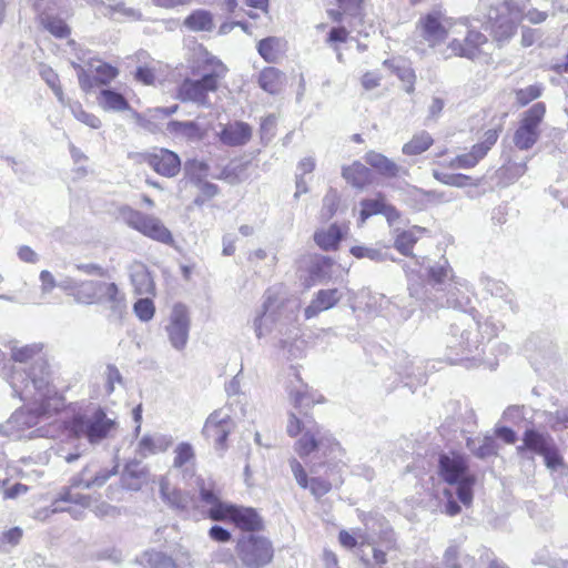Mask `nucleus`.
<instances>
[{
  "label": "nucleus",
  "mask_w": 568,
  "mask_h": 568,
  "mask_svg": "<svg viewBox=\"0 0 568 568\" xmlns=\"http://www.w3.org/2000/svg\"><path fill=\"white\" fill-rule=\"evenodd\" d=\"M30 382L24 386L18 385L16 375L10 382L13 392L27 403V407L17 409L9 418L12 430L21 432L36 426L41 417L50 415L60 407V397L52 385V376L43 361L29 373Z\"/></svg>",
  "instance_id": "obj_1"
},
{
  "label": "nucleus",
  "mask_w": 568,
  "mask_h": 568,
  "mask_svg": "<svg viewBox=\"0 0 568 568\" xmlns=\"http://www.w3.org/2000/svg\"><path fill=\"white\" fill-rule=\"evenodd\" d=\"M428 278L424 286L422 305L425 310L435 311L442 307H452L467 314L470 306V297L466 282L455 280L453 270L445 265L427 267Z\"/></svg>",
  "instance_id": "obj_2"
},
{
  "label": "nucleus",
  "mask_w": 568,
  "mask_h": 568,
  "mask_svg": "<svg viewBox=\"0 0 568 568\" xmlns=\"http://www.w3.org/2000/svg\"><path fill=\"white\" fill-rule=\"evenodd\" d=\"M229 72L227 67L216 57L205 52L199 63L192 68L197 79H184L176 90L182 102H191L202 108H211L210 93H215Z\"/></svg>",
  "instance_id": "obj_3"
},
{
  "label": "nucleus",
  "mask_w": 568,
  "mask_h": 568,
  "mask_svg": "<svg viewBox=\"0 0 568 568\" xmlns=\"http://www.w3.org/2000/svg\"><path fill=\"white\" fill-rule=\"evenodd\" d=\"M65 428L74 438H85L89 444L98 445L116 430L115 418L109 417L102 408L90 413H78L64 422Z\"/></svg>",
  "instance_id": "obj_4"
},
{
  "label": "nucleus",
  "mask_w": 568,
  "mask_h": 568,
  "mask_svg": "<svg viewBox=\"0 0 568 568\" xmlns=\"http://www.w3.org/2000/svg\"><path fill=\"white\" fill-rule=\"evenodd\" d=\"M94 471L95 460H92L89 464H87L80 473H78L70 479L69 487H64L59 493L58 497L52 501L50 506V513L55 514L61 511H68L72 515L73 518H81L83 515V510L75 509L73 505L80 506L82 509L91 507V496L83 495L80 493H73V489L94 488V485H91V481L94 478Z\"/></svg>",
  "instance_id": "obj_5"
},
{
  "label": "nucleus",
  "mask_w": 568,
  "mask_h": 568,
  "mask_svg": "<svg viewBox=\"0 0 568 568\" xmlns=\"http://www.w3.org/2000/svg\"><path fill=\"white\" fill-rule=\"evenodd\" d=\"M300 304L296 301H287L277 304L271 295L263 303V312L254 322V331L257 338L268 335L273 329L283 334L288 326L294 324L298 316Z\"/></svg>",
  "instance_id": "obj_6"
},
{
  "label": "nucleus",
  "mask_w": 568,
  "mask_h": 568,
  "mask_svg": "<svg viewBox=\"0 0 568 568\" xmlns=\"http://www.w3.org/2000/svg\"><path fill=\"white\" fill-rule=\"evenodd\" d=\"M439 471L446 483L457 485L458 499L465 506L470 505L475 477L468 471L466 458L456 453L443 454L439 457Z\"/></svg>",
  "instance_id": "obj_7"
},
{
  "label": "nucleus",
  "mask_w": 568,
  "mask_h": 568,
  "mask_svg": "<svg viewBox=\"0 0 568 568\" xmlns=\"http://www.w3.org/2000/svg\"><path fill=\"white\" fill-rule=\"evenodd\" d=\"M521 13L513 1H501L488 8L485 29L488 30L499 44L514 37Z\"/></svg>",
  "instance_id": "obj_8"
},
{
  "label": "nucleus",
  "mask_w": 568,
  "mask_h": 568,
  "mask_svg": "<svg viewBox=\"0 0 568 568\" xmlns=\"http://www.w3.org/2000/svg\"><path fill=\"white\" fill-rule=\"evenodd\" d=\"M235 554L244 568H264L273 560L274 547L264 536L242 534L236 540Z\"/></svg>",
  "instance_id": "obj_9"
},
{
  "label": "nucleus",
  "mask_w": 568,
  "mask_h": 568,
  "mask_svg": "<svg viewBox=\"0 0 568 568\" xmlns=\"http://www.w3.org/2000/svg\"><path fill=\"white\" fill-rule=\"evenodd\" d=\"M120 216L125 222V224H128L131 229L140 232L144 236L163 244L173 243L172 233L159 217L145 214L130 206L121 207Z\"/></svg>",
  "instance_id": "obj_10"
},
{
  "label": "nucleus",
  "mask_w": 568,
  "mask_h": 568,
  "mask_svg": "<svg viewBox=\"0 0 568 568\" xmlns=\"http://www.w3.org/2000/svg\"><path fill=\"white\" fill-rule=\"evenodd\" d=\"M480 327L479 321L473 313L462 314L457 322L452 325L453 341L449 347L462 354L478 349L484 338L479 332Z\"/></svg>",
  "instance_id": "obj_11"
},
{
  "label": "nucleus",
  "mask_w": 568,
  "mask_h": 568,
  "mask_svg": "<svg viewBox=\"0 0 568 568\" xmlns=\"http://www.w3.org/2000/svg\"><path fill=\"white\" fill-rule=\"evenodd\" d=\"M150 470L146 465L138 459L126 462L120 473V486L110 485L106 497L111 500H121V491H139L149 483Z\"/></svg>",
  "instance_id": "obj_12"
},
{
  "label": "nucleus",
  "mask_w": 568,
  "mask_h": 568,
  "mask_svg": "<svg viewBox=\"0 0 568 568\" xmlns=\"http://www.w3.org/2000/svg\"><path fill=\"white\" fill-rule=\"evenodd\" d=\"M465 27L463 39L453 38L447 45L445 58L460 57L469 60H476L486 53L485 48L488 45V38L480 31L470 28L467 22H462Z\"/></svg>",
  "instance_id": "obj_13"
},
{
  "label": "nucleus",
  "mask_w": 568,
  "mask_h": 568,
  "mask_svg": "<svg viewBox=\"0 0 568 568\" xmlns=\"http://www.w3.org/2000/svg\"><path fill=\"white\" fill-rule=\"evenodd\" d=\"M546 106L544 103H535L525 113L519 128L514 135V143L520 150L530 149L539 138L538 126L544 119Z\"/></svg>",
  "instance_id": "obj_14"
},
{
  "label": "nucleus",
  "mask_w": 568,
  "mask_h": 568,
  "mask_svg": "<svg viewBox=\"0 0 568 568\" xmlns=\"http://www.w3.org/2000/svg\"><path fill=\"white\" fill-rule=\"evenodd\" d=\"M234 428L235 424L230 414L223 409H216L207 416L202 435L213 443L215 450L224 452L227 448V436Z\"/></svg>",
  "instance_id": "obj_15"
},
{
  "label": "nucleus",
  "mask_w": 568,
  "mask_h": 568,
  "mask_svg": "<svg viewBox=\"0 0 568 568\" xmlns=\"http://www.w3.org/2000/svg\"><path fill=\"white\" fill-rule=\"evenodd\" d=\"M191 317L189 308L181 303L173 306L165 332L171 346L176 351H183L189 341Z\"/></svg>",
  "instance_id": "obj_16"
},
{
  "label": "nucleus",
  "mask_w": 568,
  "mask_h": 568,
  "mask_svg": "<svg viewBox=\"0 0 568 568\" xmlns=\"http://www.w3.org/2000/svg\"><path fill=\"white\" fill-rule=\"evenodd\" d=\"M335 448H338V444L317 424L307 427L295 445V449L301 457L308 456L314 452L326 455L327 452L332 453Z\"/></svg>",
  "instance_id": "obj_17"
},
{
  "label": "nucleus",
  "mask_w": 568,
  "mask_h": 568,
  "mask_svg": "<svg viewBox=\"0 0 568 568\" xmlns=\"http://www.w3.org/2000/svg\"><path fill=\"white\" fill-rule=\"evenodd\" d=\"M452 27L453 24L448 20L442 19L438 11L422 17L416 24L419 36L432 48L440 44L447 38Z\"/></svg>",
  "instance_id": "obj_18"
},
{
  "label": "nucleus",
  "mask_w": 568,
  "mask_h": 568,
  "mask_svg": "<svg viewBox=\"0 0 568 568\" xmlns=\"http://www.w3.org/2000/svg\"><path fill=\"white\" fill-rule=\"evenodd\" d=\"M225 519L232 520L236 527L245 531L244 534H254L264 528V523L258 513L251 507L229 506L225 513Z\"/></svg>",
  "instance_id": "obj_19"
},
{
  "label": "nucleus",
  "mask_w": 568,
  "mask_h": 568,
  "mask_svg": "<svg viewBox=\"0 0 568 568\" xmlns=\"http://www.w3.org/2000/svg\"><path fill=\"white\" fill-rule=\"evenodd\" d=\"M41 351H42V345L37 344V343L30 344V345H23V346H17V345L12 346L11 354H10L11 359H13L17 363H28L30 361H33V364L31 365L29 371L26 372L24 374L13 373L11 381L17 375L18 376V379H17L18 385L24 386L27 383H29L31 381L29 377V373L37 365L38 361H43L47 365L48 371L51 373L47 361L40 356Z\"/></svg>",
  "instance_id": "obj_20"
},
{
  "label": "nucleus",
  "mask_w": 568,
  "mask_h": 568,
  "mask_svg": "<svg viewBox=\"0 0 568 568\" xmlns=\"http://www.w3.org/2000/svg\"><path fill=\"white\" fill-rule=\"evenodd\" d=\"M148 164L160 175L173 178L181 169V161L176 153L168 149H159L148 156Z\"/></svg>",
  "instance_id": "obj_21"
},
{
  "label": "nucleus",
  "mask_w": 568,
  "mask_h": 568,
  "mask_svg": "<svg viewBox=\"0 0 568 568\" xmlns=\"http://www.w3.org/2000/svg\"><path fill=\"white\" fill-rule=\"evenodd\" d=\"M160 493L164 503L179 513L189 515L195 509V499L189 493L170 487L166 480H161Z\"/></svg>",
  "instance_id": "obj_22"
},
{
  "label": "nucleus",
  "mask_w": 568,
  "mask_h": 568,
  "mask_svg": "<svg viewBox=\"0 0 568 568\" xmlns=\"http://www.w3.org/2000/svg\"><path fill=\"white\" fill-rule=\"evenodd\" d=\"M200 501L207 507L206 514L213 520H225V513L230 504L223 503L211 485L206 486L203 479L197 481Z\"/></svg>",
  "instance_id": "obj_23"
},
{
  "label": "nucleus",
  "mask_w": 568,
  "mask_h": 568,
  "mask_svg": "<svg viewBox=\"0 0 568 568\" xmlns=\"http://www.w3.org/2000/svg\"><path fill=\"white\" fill-rule=\"evenodd\" d=\"M288 393L292 403L301 413H303L304 409L311 408L315 403L323 400L322 395L311 390L310 387L302 382L298 374H295V379L291 382Z\"/></svg>",
  "instance_id": "obj_24"
},
{
  "label": "nucleus",
  "mask_w": 568,
  "mask_h": 568,
  "mask_svg": "<svg viewBox=\"0 0 568 568\" xmlns=\"http://www.w3.org/2000/svg\"><path fill=\"white\" fill-rule=\"evenodd\" d=\"M342 298L343 293L337 288L317 291L310 305L304 311L305 318H313L320 313L333 308Z\"/></svg>",
  "instance_id": "obj_25"
},
{
  "label": "nucleus",
  "mask_w": 568,
  "mask_h": 568,
  "mask_svg": "<svg viewBox=\"0 0 568 568\" xmlns=\"http://www.w3.org/2000/svg\"><path fill=\"white\" fill-rule=\"evenodd\" d=\"M556 443L554 438L547 433H540L536 429H526L523 435V445L517 447L518 453L530 450L537 455L542 456Z\"/></svg>",
  "instance_id": "obj_26"
},
{
  "label": "nucleus",
  "mask_w": 568,
  "mask_h": 568,
  "mask_svg": "<svg viewBox=\"0 0 568 568\" xmlns=\"http://www.w3.org/2000/svg\"><path fill=\"white\" fill-rule=\"evenodd\" d=\"M479 282L486 293L503 302V305H500L503 310L515 311L514 294L503 282L489 276H481Z\"/></svg>",
  "instance_id": "obj_27"
},
{
  "label": "nucleus",
  "mask_w": 568,
  "mask_h": 568,
  "mask_svg": "<svg viewBox=\"0 0 568 568\" xmlns=\"http://www.w3.org/2000/svg\"><path fill=\"white\" fill-rule=\"evenodd\" d=\"M347 230L346 225L331 224L314 233V242L324 251H335Z\"/></svg>",
  "instance_id": "obj_28"
},
{
  "label": "nucleus",
  "mask_w": 568,
  "mask_h": 568,
  "mask_svg": "<svg viewBox=\"0 0 568 568\" xmlns=\"http://www.w3.org/2000/svg\"><path fill=\"white\" fill-rule=\"evenodd\" d=\"M252 136V128L245 122H234L226 125L221 132V141L230 146L246 144Z\"/></svg>",
  "instance_id": "obj_29"
},
{
  "label": "nucleus",
  "mask_w": 568,
  "mask_h": 568,
  "mask_svg": "<svg viewBox=\"0 0 568 568\" xmlns=\"http://www.w3.org/2000/svg\"><path fill=\"white\" fill-rule=\"evenodd\" d=\"M172 445V437L156 434L144 435L136 446V454L141 457H148L158 453L165 452Z\"/></svg>",
  "instance_id": "obj_30"
},
{
  "label": "nucleus",
  "mask_w": 568,
  "mask_h": 568,
  "mask_svg": "<svg viewBox=\"0 0 568 568\" xmlns=\"http://www.w3.org/2000/svg\"><path fill=\"white\" fill-rule=\"evenodd\" d=\"M426 263V257H416L412 256L409 262L403 265V268L408 277V291L412 297H415L418 301H423V292L424 286H420L418 283H414L415 278L422 277V268Z\"/></svg>",
  "instance_id": "obj_31"
},
{
  "label": "nucleus",
  "mask_w": 568,
  "mask_h": 568,
  "mask_svg": "<svg viewBox=\"0 0 568 568\" xmlns=\"http://www.w3.org/2000/svg\"><path fill=\"white\" fill-rule=\"evenodd\" d=\"M342 176L354 187L363 189L372 182V172L363 163L355 161L342 170Z\"/></svg>",
  "instance_id": "obj_32"
},
{
  "label": "nucleus",
  "mask_w": 568,
  "mask_h": 568,
  "mask_svg": "<svg viewBox=\"0 0 568 568\" xmlns=\"http://www.w3.org/2000/svg\"><path fill=\"white\" fill-rule=\"evenodd\" d=\"M97 101L104 111L122 112L130 109L126 99L121 93L111 89L101 90Z\"/></svg>",
  "instance_id": "obj_33"
},
{
  "label": "nucleus",
  "mask_w": 568,
  "mask_h": 568,
  "mask_svg": "<svg viewBox=\"0 0 568 568\" xmlns=\"http://www.w3.org/2000/svg\"><path fill=\"white\" fill-rule=\"evenodd\" d=\"M443 565L445 568H475V558L464 554L458 546L450 545L444 552Z\"/></svg>",
  "instance_id": "obj_34"
},
{
  "label": "nucleus",
  "mask_w": 568,
  "mask_h": 568,
  "mask_svg": "<svg viewBox=\"0 0 568 568\" xmlns=\"http://www.w3.org/2000/svg\"><path fill=\"white\" fill-rule=\"evenodd\" d=\"M258 83L264 91L276 94L285 84V75L278 69L268 67L260 73Z\"/></svg>",
  "instance_id": "obj_35"
},
{
  "label": "nucleus",
  "mask_w": 568,
  "mask_h": 568,
  "mask_svg": "<svg viewBox=\"0 0 568 568\" xmlns=\"http://www.w3.org/2000/svg\"><path fill=\"white\" fill-rule=\"evenodd\" d=\"M100 303H109L112 308L118 310L124 304V295L115 283L99 281L98 304Z\"/></svg>",
  "instance_id": "obj_36"
},
{
  "label": "nucleus",
  "mask_w": 568,
  "mask_h": 568,
  "mask_svg": "<svg viewBox=\"0 0 568 568\" xmlns=\"http://www.w3.org/2000/svg\"><path fill=\"white\" fill-rule=\"evenodd\" d=\"M365 161L382 175L396 176L398 173L397 164L382 153L369 151L365 154Z\"/></svg>",
  "instance_id": "obj_37"
},
{
  "label": "nucleus",
  "mask_w": 568,
  "mask_h": 568,
  "mask_svg": "<svg viewBox=\"0 0 568 568\" xmlns=\"http://www.w3.org/2000/svg\"><path fill=\"white\" fill-rule=\"evenodd\" d=\"M426 232L425 229L414 226L409 230L403 231L397 234L394 246L402 254L410 256L414 244L420 239L422 234Z\"/></svg>",
  "instance_id": "obj_38"
},
{
  "label": "nucleus",
  "mask_w": 568,
  "mask_h": 568,
  "mask_svg": "<svg viewBox=\"0 0 568 568\" xmlns=\"http://www.w3.org/2000/svg\"><path fill=\"white\" fill-rule=\"evenodd\" d=\"M131 281L135 292L140 295L151 294L154 291V283L151 274L142 264H138L133 267L131 273Z\"/></svg>",
  "instance_id": "obj_39"
},
{
  "label": "nucleus",
  "mask_w": 568,
  "mask_h": 568,
  "mask_svg": "<svg viewBox=\"0 0 568 568\" xmlns=\"http://www.w3.org/2000/svg\"><path fill=\"white\" fill-rule=\"evenodd\" d=\"M166 131L174 136L190 140L200 139L201 132L199 125L193 121H170L166 124Z\"/></svg>",
  "instance_id": "obj_40"
},
{
  "label": "nucleus",
  "mask_w": 568,
  "mask_h": 568,
  "mask_svg": "<svg viewBox=\"0 0 568 568\" xmlns=\"http://www.w3.org/2000/svg\"><path fill=\"white\" fill-rule=\"evenodd\" d=\"M99 281H83L73 292V297L78 303L91 305L98 304Z\"/></svg>",
  "instance_id": "obj_41"
},
{
  "label": "nucleus",
  "mask_w": 568,
  "mask_h": 568,
  "mask_svg": "<svg viewBox=\"0 0 568 568\" xmlns=\"http://www.w3.org/2000/svg\"><path fill=\"white\" fill-rule=\"evenodd\" d=\"M145 566L149 568H184V564L176 562L171 556L165 552L150 550L143 555Z\"/></svg>",
  "instance_id": "obj_42"
},
{
  "label": "nucleus",
  "mask_w": 568,
  "mask_h": 568,
  "mask_svg": "<svg viewBox=\"0 0 568 568\" xmlns=\"http://www.w3.org/2000/svg\"><path fill=\"white\" fill-rule=\"evenodd\" d=\"M433 144V138L426 131L415 134L410 141L403 145V153L406 155H418Z\"/></svg>",
  "instance_id": "obj_43"
},
{
  "label": "nucleus",
  "mask_w": 568,
  "mask_h": 568,
  "mask_svg": "<svg viewBox=\"0 0 568 568\" xmlns=\"http://www.w3.org/2000/svg\"><path fill=\"white\" fill-rule=\"evenodd\" d=\"M184 24L192 31H211L213 29L212 16L205 10H196L191 13Z\"/></svg>",
  "instance_id": "obj_44"
},
{
  "label": "nucleus",
  "mask_w": 568,
  "mask_h": 568,
  "mask_svg": "<svg viewBox=\"0 0 568 568\" xmlns=\"http://www.w3.org/2000/svg\"><path fill=\"white\" fill-rule=\"evenodd\" d=\"M467 446L479 458L496 455L498 449L496 440L490 436L483 439H469Z\"/></svg>",
  "instance_id": "obj_45"
},
{
  "label": "nucleus",
  "mask_w": 568,
  "mask_h": 568,
  "mask_svg": "<svg viewBox=\"0 0 568 568\" xmlns=\"http://www.w3.org/2000/svg\"><path fill=\"white\" fill-rule=\"evenodd\" d=\"M39 73L42 80L51 88L60 104L67 105V98L64 97L63 90L60 85L58 73L48 65H41Z\"/></svg>",
  "instance_id": "obj_46"
},
{
  "label": "nucleus",
  "mask_w": 568,
  "mask_h": 568,
  "mask_svg": "<svg viewBox=\"0 0 568 568\" xmlns=\"http://www.w3.org/2000/svg\"><path fill=\"white\" fill-rule=\"evenodd\" d=\"M257 51L265 61L276 62L281 55V40L275 37L265 38L258 42Z\"/></svg>",
  "instance_id": "obj_47"
},
{
  "label": "nucleus",
  "mask_w": 568,
  "mask_h": 568,
  "mask_svg": "<svg viewBox=\"0 0 568 568\" xmlns=\"http://www.w3.org/2000/svg\"><path fill=\"white\" fill-rule=\"evenodd\" d=\"M339 10H328L327 13L332 20L335 22L342 21V17L344 14L351 17H359L361 16V3L362 0H337Z\"/></svg>",
  "instance_id": "obj_48"
},
{
  "label": "nucleus",
  "mask_w": 568,
  "mask_h": 568,
  "mask_svg": "<svg viewBox=\"0 0 568 568\" xmlns=\"http://www.w3.org/2000/svg\"><path fill=\"white\" fill-rule=\"evenodd\" d=\"M65 106H68L73 116L83 124L92 129H99L101 126L100 119L94 114L87 112L80 102L67 99Z\"/></svg>",
  "instance_id": "obj_49"
},
{
  "label": "nucleus",
  "mask_w": 568,
  "mask_h": 568,
  "mask_svg": "<svg viewBox=\"0 0 568 568\" xmlns=\"http://www.w3.org/2000/svg\"><path fill=\"white\" fill-rule=\"evenodd\" d=\"M351 254L356 258H368L377 263L384 262L388 258L386 250L364 245H355L351 247Z\"/></svg>",
  "instance_id": "obj_50"
},
{
  "label": "nucleus",
  "mask_w": 568,
  "mask_h": 568,
  "mask_svg": "<svg viewBox=\"0 0 568 568\" xmlns=\"http://www.w3.org/2000/svg\"><path fill=\"white\" fill-rule=\"evenodd\" d=\"M90 71L94 73V80L98 84L106 85L112 80H114L119 71L116 68L111 64L104 62H98L97 64H91Z\"/></svg>",
  "instance_id": "obj_51"
},
{
  "label": "nucleus",
  "mask_w": 568,
  "mask_h": 568,
  "mask_svg": "<svg viewBox=\"0 0 568 568\" xmlns=\"http://www.w3.org/2000/svg\"><path fill=\"white\" fill-rule=\"evenodd\" d=\"M385 203L386 202L383 197L363 200L361 202L362 210L359 215V223H365V221L374 214H382Z\"/></svg>",
  "instance_id": "obj_52"
},
{
  "label": "nucleus",
  "mask_w": 568,
  "mask_h": 568,
  "mask_svg": "<svg viewBox=\"0 0 568 568\" xmlns=\"http://www.w3.org/2000/svg\"><path fill=\"white\" fill-rule=\"evenodd\" d=\"M173 466L181 468L195 459V453L191 444L180 443L174 449Z\"/></svg>",
  "instance_id": "obj_53"
},
{
  "label": "nucleus",
  "mask_w": 568,
  "mask_h": 568,
  "mask_svg": "<svg viewBox=\"0 0 568 568\" xmlns=\"http://www.w3.org/2000/svg\"><path fill=\"white\" fill-rule=\"evenodd\" d=\"M44 28L57 38H67L70 34V29L65 22L57 17L47 16L42 19Z\"/></svg>",
  "instance_id": "obj_54"
},
{
  "label": "nucleus",
  "mask_w": 568,
  "mask_h": 568,
  "mask_svg": "<svg viewBox=\"0 0 568 568\" xmlns=\"http://www.w3.org/2000/svg\"><path fill=\"white\" fill-rule=\"evenodd\" d=\"M119 473V465L114 464L112 467H102L99 462H95V471L94 478L91 481V485H94V488L102 487L112 476Z\"/></svg>",
  "instance_id": "obj_55"
},
{
  "label": "nucleus",
  "mask_w": 568,
  "mask_h": 568,
  "mask_svg": "<svg viewBox=\"0 0 568 568\" xmlns=\"http://www.w3.org/2000/svg\"><path fill=\"white\" fill-rule=\"evenodd\" d=\"M398 79L405 84V91L407 93H413L415 90V81H416V74L413 68L403 62L402 67H396V73Z\"/></svg>",
  "instance_id": "obj_56"
},
{
  "label": "nucleus",
  "mask_w": 568,
  "mask_h": 568,
  "mask_svg": "<svg viewBox=\"0 0 568 568\" xmlns=\"http://www.w3.org/2000/svg\"><path fill=\"white\" fill-rule=\"evenodd\" d=\"M106 10L108 11L105 12V16H108L109 18H111L113 20H119V16H122V17H125L129 19H133V20H139L141 18V13L138 10L132 9V8H126L123 3L110 6L106 8Z\"/></svg>",
  "instance_id": "obj_57"
},
{
  "label": "nucleus",
  "mask_w": 568,
  "mask_h": 568,
  "mask_svg": "<svg viewBox=\"0 0 568 568\" xmlns=\"http://www.w3.org/2000/svg\"><path fill=\"white\" fill-rule=\"evenodd\" d=\"M434 178L447 185L463 187L468 184L470 178L464 174H448L439 171H433Z\"/></svg>",
  "instance_id": "obj_58"
},
{
  "label": "nucleus",
  "mask_w": 568,
  "mask_h": 568,
  "mask_svg": "<svg viewBox=\"0 0 568 568\" xmlns=\"http://www.w3.org/2000/svg\"><path fill=\"white\" fill-rule=\"evenodd\" d=\"M339 203L338 194L335 190H329L323 199L322 217L328 220L336 213Z\"/></svg>",
  "instance_id": "obj_59"
},
{
  "label": "nucleus",
  "mask_w": 568,
  "mask_h": 568,
  "mask_svg": "<svg viewBox=\"0 0 568 568\" xmlns=\"http://www.w3.org/2000/svg\"><path fill=\"white\" fill-rule=\"evenodd\" d=\"M154 304L150 298H140L134 304V312L136 316L143 321L149 322L154 316Z\"/></svg>",
  "instance_id": "obj_60"
},
{
  "label": "nucleus",
  "mask_w": 568,
  "mask_h": 568,
  "mask_svg": "<svg viewBox=\"0 0 568 568\" xmlns=\"http://www.w3.org/2000/svg\"><path fill=\"white\" fill-rule=\"evenodd\" d=\"M542 88L538 84L528 85L516 92V100L520 105H526L541 95Z\"/></svg>",
  "instance_id": "obj_61"
},
{
  "label": "nucleus",
  "mask_w": 568,
  "mask_h": 568,
  "mask_svg": "<svg viewBox=\"0 0 568 568\" xmlns=\"http://www.w3.org/2000/svg\"><path fill=\"white\" fill-rule=\"evenodd\" d=\"M105 376V390L108 394L114 392L115 384L123 385V378L118 369V367L113 364H109L104 372Z\"/></svg>",
  "instance_id": "obj_62"
},
{
  "label": "nucleus",
  "mask_w": 568,
  "mask_h": 568,
  "mask_svg": "<svg viewBox=\"0 0 568 568\" xmlns=\"http://www.w3.org/2000/svg\"><path fill=\"white\" fill-rule=\"evenodd\" d=\"M307 488L315 498H321L332 489V483L321 477H313L308 480Z\"/></svg>",
  "instance_id": "obj_63"
},
{
  "label": "nucleus",
  "mask_w": 568,
  "mask_h": 568,
  "mask_svg": "<svg viewBox=\"0 0 568 568\" xmlns=\"http://www.w3.org/2000/svg\"><path fill=\"white\" fill-rule=\"evenodd\" d=\"M547 423L552 429L567 428L568 427V410L558 409L554 413L547 414Z\"/></svg>",
  "instance_id": "obj_64"
}]
</instances>
